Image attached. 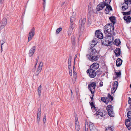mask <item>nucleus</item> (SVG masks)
Returning <instances> with one entry per match:
<instances>
[{"instance_id": "39", "label": "nucleus", "mask_w": 131, "mask_h": 131, "mask_svg": "<svg viewBox=\"0 0 131 131\" xmlns=\"http://www.w3.org/2000/svg\"><path fill=\"white\" fill-rule=\"evenodd\" d=\"M62 28L61 27H59L57 28L56 30V33L58 34L59 33L60 31L62 30Z\"/></svg>"}, {"instance_id": "33", "label": "nucleus", "mask_w": 131, "mask_h": 131, "mask_svg": "<svg viewBox=\"0 0 131 131\" xmlns=\"http://www.w3.org/2000/svg\"><path fill=\"white\" fill-rule=\"evenodd\" d=\"M75 15H73L70 18V22L73 23V22L75 20Z\"/></svg>"}, {"instance_id": "55", "label": "nucleus", "mask_w": 131, "mask_h": 131, "mask_svg": "<svg viewBox=\"0 0 131 131\" xmlns=\"http://www.w3.org/2000/svg\"><path fill=\"white\" fill-rule=\"evenodd\" d=\"M46 119V115H45V116H44V117H43V121L44 123H45V122Z\"/></svg>"}, {"instance_id": "36", "label": "nucleus", "mask_w": 131, "mask_h": 131, "mask_svg": "<svg viewBox=\"0 0 131 131\" xmlns=\"http://www.w3.org/2000/svg\"><path fill=\"white\" fill-rule=\"evenodd\" d=\"M71 41L73 44H74L75 43V37L73 35L71 36Z\"/></svg>"}, {"instance_id": "62", "label": "nucleus", "mask_w": 131, "mask_h": 131, "mask_svg": "<svg viewBox=\"0 0 131 131\" xmlns=\"http://www.w3.org/2000/svg\"><path fill=\"white\" fill-rule=\"evenodd\" d=\"M106 11V14H108L109 13V10H107V11Z\"/></svg>"}, {"instance_id": "21", "label": "nucleus", "mask_w": 131, "mask_h": 131, "mask_svg": "<svg viewBox=\"0 0 131 131\" xmlns=\"http://www.w3.org/2000/svg\"><path fill=\"white\" fill-rule=\"evenodd\" d=\"M89 128L90 131H93L95 129V127L94 125L93 124L90 122L89 123Z\"/></svg>"}, {"instance_id": "31", "label": "nucleus", "mask_w": 131, "mask_h": 131, "mask_svg": "<svg viewBox=\"0 0 131 131\" xmlns=\"http://www.w3.org/2000/svg\"><path fill=\"white\" fill-rule=\"evenodd\" d=\"M113 127H108L106 128V131H113Z\"/></svg>"}, {"instance_id": "11", "label": "nucleus", "mask_w": 131, "mask_h": 131, "mask_svg": "<svg viewBox=\"0 0 131 131\" xmlns=\"http://www.w3.org/2000/svg\"><path fill=\"white\" fill-rule=\"evenodd\" d=\"M106 4L104 5L103 2L100 3L97 6L96 9L97 11H99L102 10L104 7L106 6Z\"/></svg>"}, {"instance_id": "4", "label": "nucleus", "mask_w": 131, "mask_h": 131, "mask_svg": "<svg viewBox=\"0 0 131 131\" xmlns=\"http://www.w3.org/2000/svg\"><path fill=\"white\" fill-rule=\"evenodd\" d=\"M96 83L95 82H93L90 83L88 85V89L90 91L94 92L95 91V87L96 86Z\"/></svg>"}, {"instance_id": "60", "label": "nucleus", "mask_w": 131, "mask_h": 131, "mask_svg": "<svg viewBox=\"0 0 131 131\" xmlns=\"http://www.w3.org/2000/svg\"><path fill=\"white\" fill-rule=\"evenodd\" d=\"M71 92V96L73 95V93L71 89L70 90Z\"/></svg>"}, {"instance_id": "19", "label": "nucleus", "mask_w": 131, "mask_h": 131, "mask_svg": "<svg viewBox=\"0 0 131 131\" xmlns=\"http://www.w3.org/2000/svg\"><path fill=\"white\" fill-rule=\"evenodd\" d=\"M122 60L120 58H118L116 60V64L117 67H119L122 64Z\"/></svg>"}, {"instance_id": "40", "label": "nucleus", "mask_w": 131, "mask_h": 131, "mask_svg": "<svg viewBox=\"0 0 131 131\" xmlns=\"http://www.w3.org/2000/svg\"><path fill=\"white\" fill-rule=\"evenodd\" d=\"M75 129L76 131H79L80 130V127L79 125H75Z\"/></svg>"}, {"instance_id": "12", "label": "nucleus", "mask_w": 131, "mask_h": 131, "mask_svg": "<svg viewBox=\"0 0 131 131\" xmlns=\"http://www.w3.org/2000/svg\"><path fill=\"white\" fill-rule=\"evenodd\" d=\"M96 37L100 39H101L103 38V34L99 30H97L96 31L95 33Z\"/></svg>"}, {"instance_id": "50", "label": "nucleus", "mask_w": 131, "mask_h": 131, "mask_svg": "<svg viewBox=\"0 0 131 131\" xmlns=\"http://www.w3.org/2000/svg\"><path fill=\"white\" fill-rule=\"evenodd\" d=\"M129 100L128 101V103L130 104V106H131V98H130V97L128 98Z\"/></svg>"}, {"instance_id": "13", "label": "nucleus", "mask_w": 131, "mask_h": 131, "mask_svg": "<svg viewBox=\"0 0 131 131\" xmlns=\"http://www.w3.org/2000/svg\"><path fill=\"white\" fill-rule=\"evenodd\" d=\"M125 124L127 128L129 130H130L131 129V121L129 119H126L125 122Z\"/></svg>"}, {"instance_id": "49", "label": "nucleus", "mask_w": 131, "mask_h": 131, "mask_svg": "<svg viewBox=\"0 0 131 131\" xmlns=\"http://www.w3.org/2000/svg\"><path fill=\"white\" fill-rule=\"evenodd\" d=\"M75 120H76V121L75 122V125H79V122L77 121V120H78L77 118V119L76 118V116H75Z\"/></svg>"}, {"instance_id": "48", "label": "nucleus", "mask_w": 131, "mask_h": 131, "mask_svg": "<svg viewBox=\"0 0 131 131\" xmlns=\"http://www.w3.org/2000/svg\"><path fill=\"white\" fill-rule=\"evenodd\" d=\"M38 61H36V63H35V66H34L33 69V70H32V71H33V72H34L35 69H36V65L37 64V63H38Z\"/></svg>"}, {"instance_id": "59", "label": "nucleus", "mask_w": 131, "mask_h": 131, "mask_svg": "<svg viewBox=\"0 0 131 131\" xmlns=\"http://www.w3.org/2000/svg\"><path fill=\"white\" fill-rule=\"evenodd\" d=\"M4 0H0V3L1 4L3 3Z\"/></svg>"}, {"instance_id": "64", "label": "nucleus", "mask_w": 131, "mask_h": 131, "mask_svg": "<svg viewBox=\"0 0 131 131\" xmlns=\"http://www.w3.org/2000/svg\"><path fill=\"white\" fill-rule=\"evenodd\" d=\"M129 4L130 5L131 4V0H129Z\"/></svg>"}, {"instance_id": "28", "label": "nucleus", "mask_w": 131, "mask_h": 131, "mask_svg": "<svg viewBox=\"0 0 131 131\" xmlns=\"http://www.w3.org/2000/svg\"><path fill=\"white\" fill-rule=\"evenodd\" d=\"M75 26V24L73 23L70 22L69 28L73 30Z\"/></svg>"}, {"instance_id": "8", "label": "nucleus", "mask_w": 131, "mask_h": 131, "mask_svg": "<svg viewBox=\"0 0 131 131\" xmlns=\"http://www.w3.org/2000/svg\"><path fill=\"white\" fill-rule=\"evenodd\" d=\"M86 20L85 18H84L83 19H81L79 22V27L80 29L82 30L83 29V27L84 24H85Z\"/></svg>"}, {"instance_id": "43", "label": "nucleus", "mask_w": 131, "mask_h": 131, "mask_svg": "<svg viewBox=\"0 0 131 131\" xmlns=\"http://www.w3.org/2000/svg\"><path fill=\"white\" fill-rule=\"evenodd\" d=\"M108 98L110 99L111 101H112L113 99V97L111 96L109 93L108 94Z\"/></svg>"}, {"instance_id": "57", "label": "nucleus", "mask_w": 131, "mask_h": 131, "mask_svg": "<svg viewBox=\"0 0 131 131\" xmlns=\"http://www.w3.org/2000/svg\"><path fill=\"white\" fill-rule=\"evenodd\" d=\"M73 77L75 76L76 75V72L75 71H73Z\"/></svg>"}, {"instance_id": "29", "label": "nucleus", "mask_w": 131, "mask_h": 131, "mask_svg": "<svg viewBox=\"0 0 131 131\" xmlns=\"http://www.w3.org/2000/svg\"><path fill=\"white\" fill-rule=\"evenodd\" d=\"M41 85H40L38 88V94L39 96V97H40V96L41 95Z\"/></svg>"}, {"instance_id": "27", "label": "nucleus", "mask_w": 131, "mask_h": 131, "mask_svg": "<svg viewBox=\"0 0 131 131\" xmlns=\"http://www.w3.org/2000/svg\"><path fill=\"white\" fill-rule=\"evenodd\" d=\"M93 43L92 44L90 47V49H92V48H94V47L95 46L96 44V42L95 40H93L92 41Z\"/></svg>"}, {"instance_id": "41", "label": "nucleus", "mask_w": 131, "mask_h": 131, "mask_svg": "<svg viewBox=\"0 0 131 131\" xmlns=\"http://www.w3.org/2000/svg\"><path fill=\"white\" fill-rule=\"evenodd\" d=\"M131 11H129L128 12H123V14L124 15H129L130 14Z\"/></svg>"}, {"instance_id": "6", "label": "nucleus", "mask_w": 131, "mask_h": 131, "mask_svg": "<svg viewBox=\"0 0 131 131\" xmlns=\"http://www.w3.org/2000/svg\"><path fill=\"white\" fill-rule=\"evenodd\" d=\"M87 72L89 77L91 78H94L96 75V72L90 69L87 70Z\"/></svg>"}, {"instance_id": "45", "label": "nucleus", "mask_w": 131, "mask_h": 131, "mask_svg": "<svg viewBox=\"0 0 131 131\" xmlns=\"http://www.w3.org/2000/svg\"><path fill=\"white\" fill-rule=\"evenodd\" d=\"M88 124L87 123L86 124L85 127V131H88Z\"/></svg>"}, {"instance_id": "63", "label": "nucleus", "mask_w": 131, "mask_h": 131, "mask_svg": "<svg viewBox=\"0 0 131 131\" xmlns=\"http://www.w3.org/2000/svg\"><path fill=\"white\" fill-rule=\"evenodd\" d=\"M69 73V74L70 76H71L72 75V72H70Z\"/></svg>"}, {"instance_id": "61", "label": "nucleus", "mask_w": 131, "mask_h": 131, "mask_svg": "<svg viewBox=\"0 0 131 131\" xmlns=\"http://www.w3.org/2000/svg\"><path fill=\"white\" fill-rule=\"evenodd\" d=\"M39 56H38L37 57L36 59V61H38V60H39Z\"/></svg>"}, {"instance_id": "5", "label": "nucleus", "mask_w": 131, "mask_h": 131, "mask_svg": "<svg viewBox=\"0 0 131 131\" xmlns=\"http://www.w3.org/2000/svg\"><path fill=\"white\" fill-rule=\"evenodd\" d=\"M102 42L103 45L105 46H110L111 45V43H112V41H110L109 39L107 37H106L104 38L102 40Z\"/></svg>"}, {"instance_id": "42", "label": "nucleus", "mask_w": 131, "mask_h": 131, "mask_svg": "<svg viewBox=\"0 0 131 131\" xmlns=\"http://www.w3.org/2000/svg\"><path fill=\"white\" fill-rule=\"evenodd\" d=\"M115 73H116V77L117 78L121 76V73L120 72H115Z\"/></svg>"}, {"instance_id": "32", "label": "nucleus", "mask_w": 131, "mask_h": 131, "mask_svg": "<svg viewBox=\"0 0 131 131\" xmlns=\"http://www.w3.org/2000/svg\"><path fill=\"white\" fill-rule=\"evenodd\" d=\"M73 29L70 28H69L68 29V31L67 32V34L68 36H70L71 34L72 33L73 31Z\"/></svg>"}, {"instance_id": "23", "label": "nucleus", "mask_w": 131, "mask_h": 131, "mask_svg": "<svg viewBox=\"0 0 131 131\" xmlns=\"http://www.w3.org/2000/svg\"><path fill=\"white\" fill-rule=\"evenodd\" d=\"M128 8V5L127 3H124L122 4V8L123 10H125Z\"/></svg>"}, {"instance_id": "44", "label": "nucleus", "mask_w": 131, "mask_h": 131, "mask_svg": "<svg viewBox=\"0 0 131 131\" xmlns=\"http://www.w3.org/2000/svg\"><path fill=\"white\" fill-rule=\"evenodd\" d=\"M91 93L92 94V97H90V98L91 99L92 102H93V98L94 95V92H93L92 91H91Z\"/></svg>"}, {"instance_id": "34", "label": "nucleus", "mask_w": 131, "mask_h": 131, "mask_svg": "<svg viewBox=\"0 0 131 131\" xmlns=\"http://www.w3.org/2000/svg\"><path fill=\"white\" fill-rule=\"evenodd\" d=\"M118 86V82L116 81H115L114 82V84L113 86V87H114V88H115L116 89H117V87Z\"/></svg>"}, {"instance_id": "52", "label": "nucleus", "mask_w": 131, "mask_h": 131, "mask_svg": "<svg viewBox=\"0 0 131 131\" xmlns=\"http://www.w3.org/2000/svg\"><path fill=\"white\" fill-rule=\"evenodd\" d=\"M40 72L37 70L35 73V75L38 76Z\"/></svg>"}, {"instance_id": "2", "label": "nucleus", "mask_w": 131, "mask_h": 131, "mask_svg": "<svg viewBox=\"0 0 131 131\" xmlns=\"http://www.w3.org/2000/svg\"><path fill=\"white\" fill-rule=\"evenodd\" d=\"M86 57L88 60L92 62H94L97 60L100 57V56L99 55L95 56H92L90 54H87L86 55Z\"/></svg>"}, {"instance_id": "46", "label": "nucleus", "mask_w": 131, "mask_h": 131, "mask_svg": "<svg viewBox=\"0 0 131 131\" xmlns=\"http://www.w3.org/2000/svg\"><path fill=\"white\" fill-rule=\"evenodd\" d=\"M41 111V109H40L39 112L38 113L37 118H40Z\"/></svg>"}, {"instance_id": "18", "label": "nucleus", "mask_w": 131, "mask_h": 131, "mask_svg": "<svg viewBox=\"0 0 131 131\" xmlns=\"http://www.w3.org/2000/svg\"><path fill=\"white\" fill-rule=\"evenodd\" d=\"M109 19L111 22L113 23L112 25L114 26V24L116 22V20L115 16H111L109 17Z\"/></svg>"}, {"instance_id": "24", "label": "nucleus", "mask_w": 131, "mask_h": 131, "mask_svg": "<svg viewBox=\"0 0 131 131\" xmlns=\"http://www.w3.org/2000/svg\"><path fill=\"white\" fill-rule=\"evenodd\" d=\"M90 50L91 52L90 53L92 55H94L97 53V51L95 48H92V49H90Z\"/></svg>"}, {"instance_id": "58", "label": "nucleus", "mask_w": 131, "mask_h": 131, "mask_svg": "<svg viewBox=\"0 0 131 131\" xmlns=\"http://www.w3.org/2000/svg\"><path fill=\"white\" fill-rule=\"evenodd\" d=\"M129 0H124V3H127L129 1Z\"/></svg>"}, {"instance_id": "37", "label": "nucleus", "mask_w": 131, "mask_h": 131, "mask_svg": "<svg viewBox=\"0 0 131 131\" xmlns=\"http://www.w3.org/2000/svg\"><path fill=\"white\" fill-rule=\"evenodd\" d=\"M116 89L114 87H113L111 89V93L112 94H113L115 93Z\"/></svg>"}, {"instance_id": "53", "label": "nucleus", "mask_w": 131, "mask_h": 131, "mask_svg": "<svg viewBox=\"0 0 131 131\" xmlns=\"http://www.w3.org/2000/svg\"><path fill=\"white\" fill-rule=\"evenodd\" d=\"M101 100L102 101L104 102L106 100V99L104 97H103L101 98Z\"/></svg>"}, {"instance_id": "7", "label": "nucleus", "mask_w": 131, "mask_h": 131, "mask_svg": "<svg viewBox=\"0 0 131 131\" xmlns=\"http://www.w3.org/2000/svg\"><path fill=\"white\" fill-rule=\"evenodd\" d=\"M35 29L34 27H33L31 30L29 32L28 39V42L31 40L32 39L33 36L35 35Z\"/></svg>"}, {"instance_id": "54", "label": "nucleus", "mask_w": 131, "mask_h": 131, "mask_svg": "<svg viewBox=\"0 0 131 131\" xmlns=\"http://www.w3.org/2000/svg\"><path fill=\"white\" fill-rule=\"evenodd\" d=\"M99 85L100 87H102L103 86V82L102 81H101L99 83Z\"/></svg>"}, {"instance_id": "22", "label": "nucleus", "mask_w": 131, "mask_h": 131, "mask_svg": "<svg viewBox=\"0 0 131 131\" xmlns=\"http://www.w3.org/2000/svg\"><path fill=\"white\" fill-rule=\"evenodd\" d=\"M123 18L127 23H130L131 21V17L130 16H126L124 17Z\"/></svg>"}, {"instance_id": "51", "label": "nucleus", "mask_w": 131, "mask_h": 131, "mask_svg": "<svg viewBox=\"0 0 131 131\" xmlns=\"http://www.w3.org/2000/svg\"><path fill=\"white\" fill-rule=\"evenodd\" d=\"M45 1L46 0H43V1L44 2L43 3V10H44L45 9L46 3Z\"/></svg>"}, {"instance_id": "14", "label": "nucleus", "mask_w": 131, "mask_h": 131, "mask_svg": "<svg viewBox=\"0 0 131 131\" xmlns=\"http://www.w3.org/2000/svg\"><path fill=\"white\" fill-rule=\"evenodd\" d=\"M36 46H33L32 48L30 50L28 54L29 57H31L34 54L35 51V50Z\"/></svg>"}, {"instance_id": "56", "label": "nucleus", "mask_w": 131, "mask_h": 131, "mask_svg": "<svg viewBox=\"0 0 131 131\" xmlns=\"http://www.w3.org/2000/svg\"><path fill=\"white\" fill-rule=\"evenodd\" d=\"M40 118H37V122L38 124H39V121L40 120Z\"/></svg>"}, {"instance_id": "38", "label": "nucleus", "mask_w": 131, "mask_h": 131, "mask_svg": "<svg viewBox=\"0 0 131 131\" xmlns=\"http://www.w3.org/2000/svg\"><path fill=\"white\" fill-rule=\"evenodd\" d=\"M111 1V0H106L105 1V2H103V3H104V5L106 4V5H109V4L110 3Z\"/></svg>"}, {"instance_id": "1", "label": "nucleus", "mask_w": 131, "mask_h": 131, "mask_svg": "<svg viewBox=\"0 0 131 131\" xmlns=\"http://www.w3.org/2000/svg\"><path fill=\"white\" fill-rule=\"evenodd\" d=\"M104 31L106 34H108V37H110L114 33V26L112 24H108L104 27Z\"/></svg>"}, {"instance_id": "26", "label": "nucleus", "mask_w": 131, "mask_h": 131, "mask_svg": "<svg viewBox=\"0 0 131 131\" xmlns=\"http://www.w3.org/2000/svg\"><path fill=\"white\" fill-rule=\"evenodd\" d=\"M120 43L121 42L119 39H116L113 42V44L117 46H118Z\"/></svg>"}, {"instance_id": "10", "label": "nucleus", "mask_w": 131, "mask_h": 131, "mask_svg": "<svg viewBox=\"0 0 131 131\" xmlns=\"http://www.w3.org/2000/svg\"><path fill=\"white\" fill-rule=\"evenodd\" d=\"M99 64L97 63H93L90 67V69L95 71L99 68Z\"/></svg>"}, {"instance_id": "3", "label": "nucleus", "mask_w": 131, "mask_h": 131, "mask_svg": "<svg viewBox=\"0 0 131 131\" xmlns=\"http://www.w3.org/2000/svg\"><path fill=\"white\" fill-rule=\"evenodd\" d=\"M106 109L109 116L111 117H114V113L113 110V107L111 105H108Z\"/></svg>"}, {"instance_id": "30", "label": "nucleus", "mask_w": 131, "mask_h": 131, "mask_svg": "<svg viewBox=\"0 0 131 131\" xmlns=\"http://www.w3.org/2000/svg\"><path fill=\"white\" fill-rule=\"evenodd\" d=\"M106 7L105 9V11H107V10H108L109 11H112V9L110 5H106Z\"/></svg>"}, {"instance_id": "17", "label": "nucleus", "mask_w": 131, "mask_h": 131, "mask_svg": "<svg viewBox=\"0 0 131 131\" xmlns=\"http://www.w3.org/2000/svg\"><path fill=\"white\" fill-rule=\"evenodd\" d=\"M90 104L91 106L92 110L93 112H95L96 110H97L96 109V108L93 102H90Z\"/></svg>"}, {"instance_id": "47", "label": "nucleus", "mask_w": 131, "mask_h": 131, "mask_svg": "<svg viewBox=\"0 0 131 131\" xmlns=\"http://www.w3.org/2000/svg\"><path fill=\"white\" fill-rule=\"evenodd\" d=\"M109 99H108V98H106V100L104 102L106 104H107L109 102Z\"/></svg>"}, {"instance_id": "35", "label": "nucleus", "mask_w": 131, "mask_h": 131, "mask_svg": "<svg viewBox=\"0 0 131 131\" xmlns=\"http://www.w3.org/2000/svg\"><path fill=\"white\" fill-rule=\"evenodd\" d=\"M127 116L128 118L131 119V111H129L128 112Z\"/></svg>"}, {"instance_id": "9", "label": "nucleus", "mask_w": 131, "mask_h": 131, "mask_svg": "<svg viewBox=\"0 0 131 131\" xmlns=\"http://www.w3.org/2000/svg\"><path fill=\"white\" fill-rule=\"evenodd\" d=\"M88 24H91L90 21V17L92 15L93 12L91 10V7H90L89 6L88 7Z\"/></svg>"}, {"instance_id": "16", "label": "nucleus", "mask_w": 131, "mask_h": 131, "mask_svg": "<svg viewBox=\"0 0 131 131\" xmlns=\"http://www.w3.org/2000/svg\"><path fill=\"white\" fill-rule=\"evenodd\" d=\"M114 52L115 53L116 57H118L120 54V49L119 48H116L114 50Z\"/></svg>"}, {"instance_id": "20", "label": "nucleus", "mask_w": 131, "mask_h": 131, "mask_svg": "<svg viewBox=\"0 0 131 131\" xmlns=\"http://www.w3.org/2000/svg\"><path fill=\"white\" fill-rule=\"evenodd\" d=\"M72 59V57L71 56L69 55L68 59V68L69 70L71 69V62Z\"/></svg>"}, {"instance_id": "25", "label": "nucleus", "mask_w": 131, "mask_h": 131, "mask_svg": "<svg viewBox=\"0 0 131 131\" xmlns=\"http://www.w3.org/2000/svg\"><path fill=\"white\" fill-rule=\"evenodd\" d=\"M43 66V63L42 62H40V63L37 69V71H39L41 72L42 68Z\"/></svg>"}, {"instance_id": "15", "label": "nucleus", "mask_w": 131, "mask_h": 131, "mask_svg": "<svg viewBox=\"0 0 131 131\" xmlns=\"http://www.w3.org/2000/svg\"><path fill=\"white\" fill-rule=\"evenodd\" d=\"M95 114H96L97 116L100 115L101 117L105 115V114L103 113L102 111L99 109L98 110H96V112Z\"/></svg>"}]
</instances>
